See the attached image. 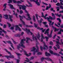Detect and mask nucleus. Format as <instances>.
<instances>
[{"instance_id": "nucleus-1", "label": "nucleus", "mask_w": 63, "mask_h": 63, "mask_svg": "<svg viewBox=\"0 0 63 63\" xmlns=\"http://www.w3.org/2000/svg\"><path fill=\"white\" fill-rule=\"evenodd\" d=\"M26 41V39H23L21 40L20 42L21 45H20V44H19V45L17 46V49H18L19 50L20 47H23V48H25V46L23 45V44H24V41Z\"/></svg>"}, {"instance_id": "nucleus-2", "label": "nucleus", "mask_w": 63, "mask_h": 63, "mask_svg": "<svg viewBox=\"0 0 63 63\" xmlns=\"http://www.w3.org/2000/svg\"><path fill=\"white\" fill-rule=\"evenodd\" d=\"M4 50H6V52H7L8 54H9L10 55H11L10 56H7L6 55L5 56V57L7 58V59H9V58H15V57H14V56L13 55H12V54H11V52L8 51L6 49H4Z\"/></svg>"}, {"instance_id": "nucleus-3", "label": "nucleus", "mask_w": 63, "mask_h": 63, "mask_svg": "<svg viewBox=\"0 0 63 63\" xmlns=\"http://www.w3.org/2000/svg\"><path fill=\"white\" fill-rule=\"evenodd\" d=\"M49 30V28L47 29V30L45 31L44 34H47V36H49L48 37L51 38V37H52V32H53V30H52L50 35H49V32H48Z\"/></svg>"}, {"instance_id": "nucleus-4", "label": "nucleus", "mask_w": 63, "mask_h": 63, "mask_svg": "<svg viewBox=\"0 0 63 63\" xmlns=\"http://www.w3.org/2000/svg\"><path fill=\"white\" fill-rule=\"evenodd\" d=\"M36 47L37 49H36V48L35 47H33L32 48V50L31 51H35V50H36V51H35V52H39V47L37 46V45L39 44V42L36 43Z\"/></svg>"}, {"instance_id": "nucleus-5", "label": "nucleus", "mask_w": 63, "mask_h": 63, "mask_svg": "<svg viewBox=\"0 0 63 63\" xmlns=\"http://www.w3.org/2000/svg\"><path fill=\"white\" fill-rule=\"evenodd\" d=\"M18 6H19V9L20 10H21V7L22 9L23 10H26V6H25V5H20L19 4H17Z\"/></svg>"}, {"instance_id": "nucleus-6", "label": "nucleus", "mask_w": 63, "mask_h": 63, "mask_svg": "<svg viewBox=\"0 0 63 63\" xmlns=\"http://www.w3.org/2000/svg\"><path fill=\"white\" fill-rule=\"evenodd\" d=\"M55 17H56L55 16L53 18L51 17V16H49V17H47V18L49 22H52V21L50 20H49L51 19V20H54V19H55Z\"/></svg>"}, {"instance_id": "nucleus-7", "label": "nucleus", "mask_w": 63, "mask_h": 63, "mask_svg": "<svg viewBox=\"0 0 63 63\" xmlns=\"http://www.w3.org/2000/svg\"><path fill=\"white\" fill-rule=\"evenodd\" d=\"M43 43H44V45L43 47V49H48L47 46L46 45L45 43L44 42H43Z\"/></svg>"}, {"instance_id": "nucleus-8", "label": "nucleus", "mask_w": 63, "mask_h": 63, "mask_svg": "<svg viewBox=\"0 0 63 63\" xmlns=\"http://www.w3.org/2000/svg\"><path fill=\"white\" fill-rule=\"evenodd\" d=\"M26 39H27V40H26V42L28 44H29V42L28 41L29 40H30V41H31V42H32L33 41V40H32V39H30V38L29 37L26 38Z\"/></svg>"}, {"instance_id": "nucleus-9", "label": "nucleus", "mask_w": 63, "mask_h": 63, "mask_svg": "<svg viewBox=\"0 0 63 63\" xmlns=\"http://www.w3.org/2000/svg\"><path fill=\"white\" fill-rule=\"evenodd\" d=\"M12 0L13 2L14 3H18V4H19V3L21 4L22 3L20 1H16V0Z\"/></svg>"}, {"instance_id": "nucleus-10", "label": "nucleus", "mask_w": 63, "mask_h": 63, "mask_svg": "<svg viewBox=\"0 0 63 63\" xmlns=\"http://www.w3.org/2000/svg\"><path fill=\"white\" fill-rule=\"evenodd\" d=\"M24 52L25 53V54L28 57H29V56H30L31 55V53H29V54H28L27 53V52H26V51H24Z\"/></svg>"}, {"instance_id": "nucleus-11", "label": "nucleus", "mask_w": 63, "mask_h": 63, "mask_svg": "<svg viewBox=\"0 0 63 63\" xmlns=\"http://www.w3.org/2000/svg\"><path fill=\"white\" fill-rule=\"evenodd\" d=\"M32 39L34 40H36V43H38L37 41V38H36V37L34 36V34L32 35Z\"/></svg>"}, {"instance_id": "nucleus-12", "label": "nucleus", "mask_w": 63, "mask_h": 63, "mask_svg": "<svg viewBox=\"0 0 63 63\" xmlns=\"http://www.w3.org/2000/svg\"><path fill=\"white\" fill-rule=\"evenodd\" d=\"M56 40H57V41H55L54 40H53V41H54V42H56V44H60V43L59 42V39H56Z\"/></svg>"}, {"instance_id": "nucleus-13", "label": "nucleus", "mask_w": 63, "mask_h": 63, "mask_svg": "<svg viewBox=\"0 0 63 63\" xmlns=\"http://www.w3.org/2000/svg\"><path fill=\"white\" fill-rule=\"evenodd\" d=\"M57 20H59V22H60V23L59 22L58 23V25L59 26L60 25L61 22V19H60V18H57Z\"/></svg>"}, {"instance_id": "nucleus-14", "label": "nucleus", "mask_w": 63, "mask_h": 63, "mask_svg": "<svg viewBox=\"0 0 63 63\" xmlns=\"http://www.w3.org/2000/svg\"><path fill=\"white\" fill-rule=\"evenodd\" d=\"M4 16L3 17V18H4L6 19H8V15H4Z\"/></svg>"}, {"instance_id": "nucleus-15", "label": "nucleus", "mask_w": 63, "mask_h": 63, "mask_svg": "<svg viewBox=\"0 0 63 63\" xmlns=\"http://www.w3.org/2000/svg\"><path fill=\"white\" fill-rule=\"evenodd\" d=\"M9 5L12 9H14L15 10L16 8H15V7H13V5H12L11 4H9Z\"/></svg>"}, {"instance_id": "nucleus-16", "label": "nucleus", "mask_w": 63, "mask_h": 63, "mask_svg": "<svg viewBox=\"0 0 63 63\" xmlns=\"http://www.w3.org/2000/svg\"><path fill=\"white\" fill-rule=\"evenodd\" d=\"M45 59L47 60V61H52V60L49 58H45Z\"/></svg>"}, {"instance_id": "nucleus-17", "label": "nucleus", "mask_w": 63, "mask_h": 63, "mask_svg": "<svg viewBox=\"0 0 63 63\" xmlns=\"http://www.w3.org/2000/svg\"><path fill=\"white\" fill-rule=\"evenodd\" d=\"M36 37L38 39V40H40V38L41 37L40 35V34H39V32H38V35H36Z\"/></svg>"}, {"instance_id": "nucleus-18", "label": "nucleus", "mask_w": 63, "mask_h": 63, "mask_svg": "<svg viewBox=\"0 0 63 63\" xmlns=\"http://www.w3.org/2000/svg\"><path fill=\"white\" fill-rule=\"evenodd\" d=\"M45 54L46 56H49L50 55V54L49 53H47V52H46L45 53Z\"/></svg>"}, {"instance_id": "nucleus-19", "label": "nucleus", "mask_w": 63, "mask_h": 63, "mask_svg": "<svg viewBox=\"0 0 63 63\" xmlns=\"http://www.w3.org/2000/svg\"><path fill=\"white\" fill-rule=\"evenodd\" d=\"M35 2L37 5L38 6H40V4L39 2H38V0H36V1H35Z\"/></svg>"}, {"instance_id": "nucleus-20", "label": "nucleus", "mask_w": 63, "mask_h": 63, "mask_svg": "<svg viewBox=\"0 0 63 63\" xmlns=\"http://www.w3.org/2000/svg\"><path fill=\"white\" fill-rule=\"evenodd\" d=\"M13 12H14V13H13V15H15L16 17L17 18L18 17H17V13H16V14H15V11L13 10Z\"/></svg>"}, {"instance_id": "nucleus-21", "label": "nucleus", "mask_w": 63, "mask_h": 63, "mask_svg": "<svg viewBox=\"0 0 63 63\" xmlns=\"http://www.w3.org/2000/svg\"><path fill=\"white\" fill-rule=\"evenodd\" d=\"M54 55H55L58 56H60V54H58L57 53H53Z\"/></svg>"}, {"instance_id": "nucleus-22", "label": "nucleus", "mask_w": 63, "mask_h": 63, "mask_svg": "<svg viewBox=\"0 0 63 63\" xmlns=\"http://www.w3.org/2000/svg\"><path fill=\"white\" fill-rule=\"evenodd\" d=\"M26 59L27 60H25V61H26V62H29L30 61V60H29V59H28V58H26Z\"/></svg>"}, {"instance_id": "nucleus-23", "label": "nucleus", "mask_w": 63, "mask_h": 63, "mask_svg": "<svg viewBox=\"0 0 63 63\" xmlns=\"http://www.w3.org/2000/svg\"><path fill=\"white\" fill-rule=\"evenodd\" d=\"M20 20L21 21H22V22L23 24L24 25H25V22L24 21H22V19H21V18H20Z\"/></svg>"}, {"instance_id": "nucleus-24", "label": "nucleus", "mask_w": 63, "mask_h": 63, "mask_svg": "<svg viewBox=\"0 0 63 63\" xmlns=\"http://www.w3.org/2000/svg\"><path fill=\"white\" fill-rule=\"evenodd\" d=\"M7 24H8V27H9V28L11 26H12V25H11V24H10L9 23H8L7 22Z\"/></svg>"}, {"instance_id": "nucleus-25", "label": "nucleus", "mask_w": 63, "mask_h": 63, "mask_svg": "<svg viewBox=\"0 0 63 63\" xmlns=\"http://www.w3.org/2000/svg\"><path fill=\"white\" fill-rule=\"evenodd\" d=\"M57 44V45H56V46L57 47V48L58 49H60V46H59V45H58L59 44Z\"/></svg>"}, {"instance_id": "nucleus-26", "label": "nucleus", "mask_w": 63, "mask_h": 63, "mask_svg": "<svg viewBox=\"0 0 63 63\" xmlns=\"http://www.w3.org/2000/svg\"><path fill=\"white\" fill-rule=\"evenodd\" d=\"M32 18L34 21L35 22V21H36V20L35 19V16H32Z\"/></svg>"}, {"instance_id": "nucleus-27", "label": "nucleus", "mask_w": 63, "mask_h": 63, "mask_svg": "<svg viewBox=\"0 0 63 63\" xmlns=\"http://www.w3.org/2000/svg\"><path fill=\"white\" fill-rule=\"evenodd\" d=\"M15 53L18 56H20L21 55V54H20L19 53H16V52H15Z\"/></svg>"}, {"instance_id": "nucleus-28", "label": "nucleus", "mask_w": 63, "mask_h": 63, "mask_svg": "<svg viewBox=\"0 0 63 63\" xmlns=\"http://www.w3.org/2000/svg\"><path fill=\"white\" fill-rule=\"evenodd\" d=\"M21 35L20 34H17L15 35V37H20Z\"/></svg>"}, {"instance_id": "nucleus-29", "label": "nucleus", "mask_w": 63, "mask_h": 63, "mask_svg": "<svg viewBox=\"0 0 63 63\" xmlns=\"http://www.w3.org/2000/svg\"><path fill=\"white\" fill-rule=\"evenodd\" d=\"M9 19H11L12 18H13V16L12 15H9Z\"/></svg>"}, {"instance_id": "nucleus-30", "label": "nucleus", "mask_w": 63, "mask_h": 63, "mask_svg": "<svg viewBox=\"0 0 63 63\" xmlns=\"http://www.w3.org/2000/svg\"><path fill=\"white\" fill-rule=\"evenodd\" d=\"M26 26L27 27H33L32 26H29L28 25H26Z\"/></svg>"}, {"instance_id": "nucleus-31", "label": "nucleus", "mask_w": 63, "mask_h": 63, "mask_svg": "<svg viewBox=\"0 0 63 63\" xmlns=\"http://www.w3.org/2000/svg\"><path fill=\"white\" fill-rule=\"evenodd\" d=\"M28 16V18L29 19V20H31V18H30V15L29 14V15H27Z\"/></svg>"}, {"instance_id": "nucleus-32", "label": "nucleus", "mask_w": 63, "mask_h": 63, "mask_svg": "<svg viewBox=\"0 0 63 63\" xmlns=\"http://www.w3.org/2000/svg\"><path fill=\"white\" fill-rule=\"evenodd\" d=\"M25 12L26 13H27V16H29V14H28V11H27L26 9L25 10Z\"/></svg>"}, {"instance_id": "nucleus-33", "label": "nucleus", "mask_w": 63, "mask_h": 63, "mask_svg": "<svg viewBox=\"0 0 63 63\" xmlns=\"http://www.w3.org/2000/svg\"><path fill=\"white\" fill-rule=\"evenodd\" d=\"M49 52L51 54H53L54 53H53V51H52L51 50H49Z\"/></svg>"}, {"instance_id": "nucleus-34", "label": "nucleus", "mask_w": 63, "mask_h": 63, "mask_svg": "<svg viewBox=\"0 0 63 63\" xmlns=\"http://www.w3.org/2000/svg\"><path fill=\"white\" fill-rule=\"evenodd\" d=\"M49 44L50 45H52L53 46V43L52 41H50L49 43Z\"/></svg>"}, {"instance_id": "nucleus-35", "label": "nucleus", "mask_w": 63, "mask_h": 63, "mask_svg": "<svg viewBox=\"0 0 63 63\" xmlns=\"http://www.w3.org/2000/svg\"><path fill=\"white\" fill-rule=\"evenodd\" d=\"M47 16V14H46V15H45V16H44L43 17L45 19H46L47 18H47H46V16Z\"/></svg>"}, {"instance_id": "nucleus-36", "label": "nucleus", "mask_w": 63, "mask_h": 63, "mask_svg": "<svg viewBox=\"0 0 63 63\" xmlns=\"http://www.w3.org/2000/svg\"><path fill=\"white\" fill-rule=\"evenodd\" d=\"M45 38L46 39V41H48V37H47V36H45Z\"/></svg>"}, {"instance_id": "nucleus-37", "label": "nucleus", "mask_w": 63, "mask_h": 63, "mask_svg": "<svg viewBox=\"0 0 63 63\" xmlns=\"http://www.w3.org/2000/svg\"><path fill=\"white\" fill-rule=\"evenodd\" d=\"M41 36L42 39H45V37H44V35L43 34H41Z\"/></svg>"}, {"instance_id": "nucleus-38", "label": "nucleus", "mask_w": 63, "mask_h": 63, "mask_svg": "<svg viewBox=\"0 0 63 63\" xmlns=\"http://www.w3.org/2000/svg\"><path fill=\"white\" fill-rule=\"evenodd\" d=\"M56 8L57 9V11H59V9H60V8L59 7H56Z\"/></svg>"}, {"instance_id": "nucleus-39", "label": "nucleus", "mask_w": 63, "mask_h": 63, "mask_svg": "<svg viewBox=\"0 0 63 63\" xmlns=\"http://www.w3.org/2000/svg\"><path fill=\"white\" fill-rule=\"evenodd\" d=\"M38 15L37 14H36L35 16L36 17V18L37 20H38V19H39V18H38Z\"/></svg>"}, {"instance_id": "nucleus-40", "label": "nucleus", "mask_w": 63, "mask_h": 63, "mask_svg": "<svg viewBox=\"0 0 63 63\" xmlns=\"http://www.w3.org/2000/svg\"><path fill=\"white\" fill-rule=\"evenodd\" d=\"M59 29H57L56 28H55V31H58L59 30Z\"/></svg>"}, {"instance_id": "nucleus-41", "label": "nucleus", "mask_w": 63, "mask_h": 63, "mask_svg": "<svg viewBox=\"0 0 63 63\" xmlns=\"http://www.w3.org/2000/svg\"><path fill=\"white\" fill-rule=\"evenodd\" d=\"M58 35L61 34V30H60V31L59 32H58Z\"/></svg>"}, {"instance_id": "nucleus-42", "label": "nucleus", "mask_w": 63, "mask_h": 63, "mask_svg": "<svg viewBox=\"0 0 63 63\" xmlns=\"http://www.w3.org/2000/svg\"><path fill=\"white\" fill-rule=\"evenodd\" d=\"M20 14H23V11L21 10H20Z\"/></svg>"}, {"instance_id": "nucleus-43", "label": "nucleus", "mask_w": 63, "mask_h": 63, "mask_svg": "<svg viewBox=\"0 0 63 63\" xmlns=\"http://www.w3.org/2000/svg\"><path fill=\"white\" fill-rule=\"evenodd\" d=\"M34 59V57H31V58L30 59V60H33V59Z\"/></svg>"}, {"instance_id": "nucleus-44", "label": "nucleus", "mask_w": 63, "mask_h": 63, "mask_svg": "<svg viewBox=\"0 0 63 63\" xmlns=\"http://www.w3.org/2000/svg\"><path fill=\"white\" fill-rule=\"evenodd\" d=\"M6 26H7L6 25H4L3 26V28H6Z\"/></svg>"}, {"instance_id": "nucleus-45", "label": "nucleus", "mask_w": 63, "mask_h": 63, "mask_svg": "<svg viewBox=\"0 0 63 63\" xmlns=\"http://www.w3.org/2000/svg\"><path fill=\"white\" fill-rule=\"evenodd\" d=\"M37 54V55H41L42 54V53L41 52H38Z\"/></svg>"}, {"instance_id": "nucleus-46", "label": "nucleus", "mask_w": 63, "mask_h": 63, "mask_svg": "<svg viewBox=\"0 0 63 63\" xmlns=\"http://www.w3.org/2000/svg\"><path fill=\"white\" fill-rule=\"evenodd\" d=\"M11 47H12L13 48V49H15V48H14V46H13V45L12 43V44H11Z\"/></svg>"}, {"instance_id": "nucleus-47", "label": "nucleus", "mask_w": 63, "mask_h": 63, "mask_svg": "<svg viewBox=\"0 0 63 63\" xmlns=\"http://www.w3.org/2000/svg\"><path fill=\"white\" fill-rule=\"evenodd\" d=\"M12 2V0H9V2H8V3H11Z\"/></svg>"}, {"instance_id": "nucleus-48", "label": "nucleus", "mask_w": 63, "mask_h": 63, "mask_svg": "<svg viewBox=\"0 0 63 63\" xmlns=\"http://www.w3.org/2000/svg\"><path fill=\"white\" fill-rule=\"evenodd\" d=\"M2 31H3V32H4L5 34H6V33H7V32H6L5 31H4V30H2Z\"/></svg>"}, {"instance_id": "nucleus-49", "label": "nucleus", "mask_w": 63, "mask_h": 63, "mask_svg": "<svg viewBox=\"0 0 63 63\" xmlns=\"http://www.w3.org/2000/svg\"><path fill=\"white\" fill-rule=\"evenodd\" d=\"M22 29L24 31H28V30L27 28H26L25 29L23 28H22Z\"/></svg>"}, {"instance_id": "nucleus-50", "label": "nucleus", "mask_w": 63, "mask_h": 63, "mask_svg": "<svg viewBox=\"0 0 63 63\" xmlns=\"http://www.w3.org/2000/svg\"><path fill=\"white\" fill-rule=\"evenodd\" d=\"M28 32H30V33L31 34V35H33V33H32V32H30V30H29V29H28Z\"/></svg>"}, {"instance_id": "nucleus-51", "label": "nucleus", "mask_w": 63, "mask_h": 63, "mask_svg": "<svg viewBox=\"0 0 63 63\" xmlns=\"http://www.w3.org/2000/svg\"><path fill=\"white\" fill-rule=\"evenodd\" d=\"M34 24L35 27H37V26H38V24H36L35 23H34Z\"/></svg>"}, {"instance_id": "nucleus-52", "label": "nucleus", "mask_w": 63, "mask_h": 63, "mask_svg": "<svg viewBox=\"0 0 63 63\" xmlns=\"http://www.w3.org/2000/svg\"><path fill=\"white\" fill-rule=\"evenodd\" d=\"M59 53H60V54H61V55H63V53H62V51H60V52H59Z\"/></svg>"}, {"instance_id": "nucleus-53", "label": "nucleus", "mask_w": 63, "mask_h": 63, "mask_svg": "<svg viewBox=\"0 0 63 63\" xmlns=\"http://www.w3.org/2000/svg\"><path fill=\"white\" fill-rule=\"evenodd\" d=\"M7 43H9V44H12L11 41H8L7 42Z\"/></svg>"}, {"instance_id": "nucleus-54", "label": "nucleus", "mask_w": 63, "mask_h": 63, "mask_svg": "<svg viewBox=\"0 0 63 63\" xmlns=\"http://www.w3.org/2000/svg\"><path fill=\"white\" fill-rule=\"evenodd\" d=\"M19 17L20 18H21L22 20V19H23V17H22V16H21L19 15Z\"/></svg>"}, {"instance_id": "nucleus-55", "label": "nucleus", "mask_w": 63, "mask_h": 63, "mask_svg": "<svg viewBox=\"0 0 63 63\" xmlns=\"http://www.w3.org/2000/svg\"><path fill=\"white\" fill-rule=\"evenodd\" d=\"M10 29H12V30L14 29V27H12L11 28H10Z\"/></svg>"}, {"instance_id": "nucleus-56", "label": "nucleus", "mask_w": 63, "mask_h": 63, "mask_svg": "<svg viewBox=\"0 0 63 63\" xmlns=\"http://www.w3.org/2000/svg\"><path fill=\"white\" fill-rule=\"evenodd\" d=\"M13 41V43H14V44H17V43H16V42L15 41H14V40L13 39H12Z\"/></svg>"}, {"instance_id": "nucleus-57", "label": "nucleus", "mask_w": 63, "mask_h": 63, "mask_svg": "<svg viewBox=\"0 0 63 63\" xmlns=\"http://www.w3.org/2000/svg\"><path fill=\"white\" fill-rule=\"evenodd\" d=\"M43 60H44V57H42L41 59V61H43Z\"/></svg>"}, {"instance_id": "nucleus-58", "label": "nucleus", "mask_w": 63, "mask_h": 63, "mask_svg": "<svg viewBox=\"0 0 63 63\" xmlns=\"http://www.w3.org/2000/svg\"><path fill=\"white\" fill-rule=\"evenodd\" d=\"M31 5H28L26 4V6H27V7H32V5L31 4Z\"/></svg>"}, {"instance_id": "nucleus-59", "label": "nucleus", "mask_w": 63, "mask_h": 63, "mask_svg": "<svg viewBox=\"0 0 63 63\" xmlns=\"http://www.w3.org/2000/svg\"><path fill=\"white\" fill-rule=\"evenodd\" d=\"M56 5H57V6H60V3H57L56 4Z\"/></svg>"}, {"instance_id": "nucleus-60", "label": "nucleus", "mask_w": 63, "mask_h": 63, "mask_svg": "<svg viewBox=\"0 0 63 63\" xmlns=\"http://www.w3.org/2000/svg\"><path fill=\"white\" fill-rule=\"evenodd\" d=\"M51 14L52 16H53V17L55 16V15L54 14H53V13H52Z\"/></svg>"}, {"instance_id": "nucleus-61", "label": "nucleus", "mask_w": 63, "mask_h": 63, "mask_svg": "<svg viewBox=\"0 0 63 63\" xmlns=\"http://www.w3.org/2000/svg\"><path fill=\"white\" fill-rule=\"evenodd\" d=\"M53 2L54 3H56V2H57V0H53Z\"/></svg>"}, {"instance_id": "nucleus-62", "label": "nucleus", "mask_w": 63, "mask_h": 63, "mask_svg": "<svg viewBox=\"0 0 63 63\" xmlns=\"http://www.w3.org/2000/svg\"><path fill=\"white\" fill-rule=\"evenodd\" d=\"M6 6H5L4 9H3V11H6Z\"/></svg>"}, {"instance_id": "nucleus-63", "label": "nucleus", "mask_w": 63, "mask_h": 63, "mask_svg": "<svg viewBox=\"0 0 63 63\" xmlns=\"http://www.w3.org/2000/svg\"><path fill=\"white\" fill-rule=\"evenodd\" d=\"M60 8L62 10H63V6H60Z\"/></svg>"}, {"instance_id": "nucleus-64", "label": "nucleus", "mask_w": 63, "mask_h": 63, "mask_svg": "<svg viewBox=\"0 0 63 63\" xmlns=\"http://www.w3.org/2000/svg\"><path fill=\"white\" fill-rule=\"evenodd\" d=\"M20 61V60H17V63H19V62Z\"/></svg>"}]
</instances>
